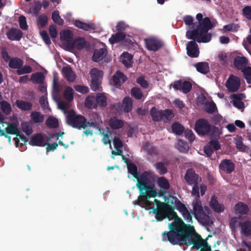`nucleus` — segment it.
Returning <instances> with one entry per match:
<instances>
[{"label": "nucleus", "instance_id": "63", "mask_svg": "<svg viewBox=\"0 0 251 251\" xmlns=\"http://www.w3.org/2000/svg\"><path fill=\"white\" fill-rule=\"evenodd\" d=\"M74 88L77 92L83 94L88 93L89 90L88 87L81 85H76Z\"/></svg>", "mask_w": 251, "mask_h": 251}, {"label": "nucleus", "instance_id": "48", "mask_svg": "<svg viewBox=\"0 0 251 251\" xmlns=\"http://www.w3.org/2000/svg\"><path fill=\"white\" fill-rule=\"evenodd\" d=\"M131 95L136 100H141L143 96V93L140 88L133 87L131 90Z\"/></svg>", "mask_w": 251, "mask_h": 251}, {"label": "nucleus", "instance_id": "56", "mask_svg": "<svg viewBox=\"0 0 251 251\" xmlns=\"http://www.w3.org/2000/svg\"><path fill=\"white\" fill-rule=\"evenodd\" d=\"M178 150L182 152H185L188 151V144L186 142L182 140H179L177 144Z\"/></svg>", "mask_w": 251, "mask_h": 251}, {"label": "nucleus", "instance_id": "7", "mask_svg": "<svg viewBox=\"0 0 251 251\" xmlns=\"http://www.w3.org/2000/svg\"><path fill=\"white\" fill-rule=\"evenodd\" d=\"M195 130L199 135H205L210 131L211 126L206 120L200 119L195 123Z\"/></svg>", "mask_w": 251, "mask_h": 251}, {"label": "nucleus", "instance_id": "24", "mask_svg": "<svg viewBox=\"0 0 251 251\" xmlns=\"http://www.w3.org/2000/svg\"><path fill=\"white\" fill-rule=\"evenodd\" d=\"M234 210L237 214L244 215L248 213L249 208L247 204L242 202H238L234 206Z\"/></svg>", "mask_w": 251, "mask_h": 251}, {"label": "nucleus", "instance_id": "23", "mask_svg": "<svg viewBox=\"0 0 251 251\" xmlns=\"http://www.w3.org/2000/svg\"><path fill=\"white\" fill-rule=\"evenodd\" d=\"M109 126L113 130L122 128L124 126V121L118 119L117 117L111 118L108 122Z\"/></svg>", "mask_w": 251, "mask_h": 251}, {"label": "nucleus", "instance_id": "33", "mask_svg": "<svg viewBox=\"0 0 251 251\" xmlns=\"http://www.w3.org/2000/svg\"><path fill=\"white\" fill-rule=\"evenodd\" d=\"M132 55L127 52H124L121 56L122 63L126 67L129 68L132 63Z\"/></svg>", "mask_w": 251, "mask_h": 251}, {"label": "nucleus", "instance_id": "26", "mask_svg": "<svg viewBox=\"0 0 251 251\" xmlns=\"http://www.w3.org/2000/svg\"><path fill=\"white\" fill-rule=\"evenodd\" d=\"M107 50L105 48L95 50L92 56V60L94 62H98L101 60L106 55Z\"/></svg>", "mask_w": 251, "mask_h": 251}, {"label": "nucleus", "instance_id": "29", "mask_svg": "<svg viewBox=\"0 0 251 251\" xmlns=\"http://www.w3.org/2000/svg\"><path fill=\"white\" fill-rule=\"evenodd\" d=\"M62 73L65 78L69 81L73 82L75 81L76 75L73 71L71 67H64L62 68Z\"/></svg>", "mask_w": 251, "mask_h": 251}, {"label": "nucleus", "instance_id": "27", "mask_svg": "<svg viewBox=\"0 0 251 251\" xmlns=\"http://www.w3.org/2000/svg\"><path fill=\"white\" fill-rule=\"evenodd\" d=\"M60 37L62 40L66 41V43H64L66 46L68 43L72 42V40H73V32L69 29L62 30L60 33Z\"/></svg>", "mask_w": 251, "mask_h": 251}, {"label": "nucleus", "instance_id": "37", "mask_svg": "<svg viewBox=\"0 0 251 251\" xmlns=\"http://www.w3.org/2000/svg\"><path fill=\"white\" fill-rule=\"evenodd\" d=\"M162 120L164 122H167L171 121L175 116L172 110L167 109L162 110Z\"/></svg>", "mask_w": 251, "mask_h": 251}, {"label": "nucleus", "instance_id": "17", "mask_svg": "<svg viewBox=\"0 0 251 251\" xmlns=\"http://www.w3.org/2000/svg\"><path fill=\"white\" fill-rule=\"evenodd\" d=\"M7 38L12 41H19L23 36V32L19 29L12 28L6 33Z\"/></svg>", "mask_w": 251, "mask_h": 251}, {"label": "nucleus", "instance_id": "10", "mask_svg": "<svg viewBox=\"0 0 251 251\" xmlns=\"http://www.w3.org/2000/svg\"><path fill=\"white\" fill-rule=\"evenodd\" d=\"M241 85L240 79L237 76L230 75L226 80V86L229 92H236Z\"/></svg>", "mask_w": 251, "mask_h": 251}, {"label": "nucleus", "instance_id": "28", "mask_svg": "<svg viewBox=\"0 0 251 251\" xmlns=\"http://www.w3.org/2000/svg\"><path fill=\"white\" fill-rule=\"evenodd\" d=\"M24 64V61L18 57L11 58L9 61L8 66L10 68L19 70Z\"/></svg>", "mask_w": 251, "mask_h": 251}, {"label": "nucleus", "instance_id": "59", "mask_svg": "<svg viewBox=\"0 0 251 251\" xmlns=\"http://www.w3.org/2000/svg\"><path fill=\"white\" fill-rule=\"evenodd\" d=\"M208 145L211 147V148L214 150V151H218L221 149V145L217 140H211L209 142Z\"/></svg>", "mask_w": 251, "mask_h": 251}, {"label": "nucleus", "instance_id": "9", "mask_svg": "<svg viewBox=\"0 0 251 251\" xmlns=\"http://www.w3.org/2000/svg\"><path fill=\"white\" fill-rule=\"evenodd\" d=\"M146 48L151 51H156L164 45L163 42L155 38H149L145 39Z\"/></svg>", "mask_w": 251, "mask_h": 251}, {"label": "nucleus", "instance_id": "2", "mask_svg": "<svg viewBox=\"0 0 251 251\" xmlns=\"http://www.w3.org/2000/svg\"><path fill=\"white\" fill-rule=\"evenodd\" d=\"M136 179V186L140 192V195L138 197L136 204L147 209L152 204V201H150V198H154L157 196L156 189L152 182V174L151 171H145Z\"/></svg>", "mask_w": 251, "mask_h": 251}, {"label": "nucleus", "instance_id": "57", "mask_svg": "<svg viewBox=\"0 0 251 251\" xmlns=\"http://www.w3.org/2000/svg\"><path fill=\"white\" fill-rule=\"evenodd\" d=\"M48 17L46 15H41L38 18V25H40L41 27H44L47 25L48 23Z\"/></svg>", "mask_w": 251, "mask_h": 251}, {"label": "nucleus", "instance_id": "43", "mask_svg": "<svg viewBox=\"0 0 251 251\" xmlns=\"http://www.w3.org/2000/svg\"><path fill=\"white\" fill-rule=\"evenodd\" d=\"M172 129L173 132L177 135H181L184 130L183 126L176 122L172 124Z\"/></svg>", "mask_w": 251, "mask_h": 251}, {"label": "nucleus", "instance_id": "18", "mask_svg": "<svg viewBox=\"0 0 251 251\" xmlns=\"http://www.w3.org/2000/svg\"><path fill=\"white\" fill-rule=\"evenodd\" d=\"M168 202L172 204H175L176 209L181 213H182L187 210L185 205L181 203L180 201L175 196H170L168 199Z\"/></svg>", "mask_w": 251, "mask_h": 251}, {"label": "nucleus", "instance_id": "15", "mask_svg": "<svg viewBox=\"0 0 251 251\" xmlns=\"http://www.w3.org/2000/svg\"><path fill=\"white\" fill-rule=\"evenodd\" d=\"M127 79V77L120 71H117L112 78V82L116 87H120Z\"/></svg>", "mask_w": 251, "mask_h": 251}, {"label": "nucleus", "instance_id": "47", "mask_svg": "<svg viewBox=\"0 0 251 251\" xmlns=\"http://www.w3.org/2000/svg\"><path fill=\"white\" fill-rule=\"evenodd\" d=\"M63 95L65 99L70 102L74 99V90L71 87L68 86L64 91Z\"/></svg>", "mask_w": 251, "mask_h": 251}, {"label": "nucleus", "instance_id": "62", "mask_svg": "<svg viewBox=\"0 0 251 251\" xmlns=\"http://www.w3.org/2000/svg\"><path fill=\"white\" fill-rule=\"evenodd\" d=\"M136 82L144 89H146L149 87V83L144 76H141L138 77Z\"/></svg>", "mask_w": 251, "mask_h": 251}, {"label": "nucleus", "instance_id": "20", "mask_svg": "<svg viewBox=\"0 0 251 251\" xmlns=\"http://www.w3.org/2000/svg\"><path fill=\"white\" fill-rule=\"evenodd\" d=\"M241 234L245 237L251 235V221L247 220L240 223Z\"/></svg>", "mask_w": 251, "mask_h": 251}, {"label": "nucleus", "instance_id": "55", "mask_svg": "<svg viewBox=\"0 0 251 251\" xmlns=\"http://www.w3.org/2000/svg\"><path fill=\"white\" fill-rule=\"evenodd\" d=\"M32 72V68L28 65L23 66L19 70H17V74L18 75H22L25 74H29Z\"/></svg>", "mask_w": 251, "mask_h": 251}, {"label": "nucleus", "instance_id": "34", "mask_svg": "<svg viewBox=\"0 0 251 251\" xmlns=\"http://www.w3.org/2000/svg\"><path fill=\"white\" fill-rule=\"evenodd\" d=\"M84 105L86 107L89 109L96 108L98 106L96 97L91 95L87 97L85 100Z\"/></svg>", "mask_w": 251, "mask_h": 251}, {"label": "nucleus", "instance_id": "45", "mask_svg": "<svg viewBox=\"0 0 251 251\" xmlns=\"http://www.w3.org/2000/svg\"><path fill=\"white\" fill-rule=\"evenodd\" d=\"M47 126L50 128H55L58 126V120L54 117H50L46 121Z\"/></svg>", "mask_w": 251, "mask_h": 251}, {"label": "nucleus", "instance_id": "39", "mask_svg": "<svg viewBox=\"0 0 251 251\" xmlns=\"http://www.w3.org/2000/svg\"><path fill=\"white\" fill-rule=\"evenodd\" d=\"M30 117L34 123H42L44 120V115L40 112L33 111L30 114Z\"/></svg>", "mask_w": 251, "mask_h": 251}, {"label": "nucleus", "instance_id": "41", "mask_svg": "<svg viewBox=\"0 0 251 251\" xmlns=\"http://www.w3.org/2000/svg\"><path fill=\"white\" fill-rule=\"evenodd\" d=\"M44 76L41 73H36L31 75L30 80L36 84L43 83Z\"/></svg>", "mask_w": 251, "mask_h": 251}, {"label": "nucleus", "instance_id": "12", "mask_svg": "<svg viewBox=\"0 0 251 251\" xmlns=\"http://www.w3.org/2000/svg\"><path fill=\"white\" fill-rule=\"evenodd\" d=\"M192 40L188 42L187 44V54L190 57L195 58L199 56V49L198 44L196 43L197 41Z\"/></svg>", "mask_w": 251, "mask_h": 251}, {"label": "nucleus", "instance_id": "11", "mask_svg": "<svg viewBox=\"0 0 251 251\" xmlns=\"http://www.w3.org/2000/svg\"><path fill=\"white\" fill-rule=\"evenodd\" d=\"M87 46V42L84 37H78L73 40L72 42H69L66 45V48L68 50H71L75 49L77 50H81Z\"/></svg>", "mask_w": 251, "mask_h": 251}, {"label": "nucleus", "instance_id": "3", "mask_svg": "<svg viewBox=\"0 0 251 251\" xmlns=\"http://www.w3.org/2000/svg\"><path fill=\"white\" fill-rule=\"evenodd\" d=\"M194 233V227L190 225L184 223L168 241L173 245H193L192 249L199 250L203 244H206V241L202 239L201 235Z\"/></svg>", "mask_w": 251, "mask_h": 251}, {"label": "nucleus", "instance_id": "5", "mask_svg": "<svg viewBox=\"0 0 251 251\" xmlns=\"http://www.w3.org/2000/svg\"><path fill=\"white\" fill-rule=\"evenodd\" d=\"M192 204L193 214L195 218L204 224H208L209 221V215L211 214V211L209 207L207 206L203 207L201 201L198 199H195L193 201Z\"/></svg>", "mask_w": 251, "mask_h": 251}, {"label": "nucleus", "instance_id": "13", "mask_svg": "<svg viewBox=\"0 0 251 251\" xmlns=\"http://www.w3.org/2000/svg\"><path fill=\"white\" fill-rule=\"evenodd\" d=\"M219 169L226 174H230L234 171L235 164L230 159H223L219 164Z\"/></svg>", "mask_w": 251, "mask_h": 251}, {"label": "nucleus", "instance_id": "60", "mask_svg": "<svg viewBox=\"0 0 251 251\" xmlns=\"http://www.w3.org/2000/svg\"><path fill=\"white\" fill-rule=\"evenodd\" d=\"M242 14L247 19L251 20V6H246L242 9Z\"/></svg>", "mask_w": 251, "mask_h": 251}, {"label": "nucleus", "instance_id": "50", "mask_svg": "<svg viewBox=\"0 0 251 251\" xmlns=\"http://www.w3.org/2000/svg\"><path fill=\"white\" fill-rule=\"evenodd\" d=\"M244 77L246 79L247 83L251 84V67H247L242 69Z\"/></svg>", "mask_w": 251, "mask_h": 251}, {"label": "nucleus", "instance_id": "46", "mask_svg": "<svg viewBox=\"0 0 251 251\" xmlns=\"http://www.w3.org/2000/svg\"><path fill=\"white\" fill-rule=\"evenodd\" d=\"M127 166L128 173L135 178H137L139 175L136 165L133 163H130L129 164H127Z\"/></svg>", "mask_w": 251, "mask_h": 251}, {"label": "nucleus", "instance_id": "4", "mask_svg": "<svg viewBox=\"0 0 251 251\" xmlns=\"http://www.w3.org/2000/svg\"><path fill=\"white\" fill-rule=\"evenodd\" d=\"M198 25L196 28L187 31L186 37L188 39L196 40L198 43H207L211 39L212 34L208 31L212 29L213 25L209 17L203 18L201 13L196 15Z\"/></svg>", "mask_w": 251, "mask_h": 251}, {"label": "nucleus", "instance_id": "32", "mask_svg": "<svg viewBox=\"0 0 251 251\" xmlns=\"http://www.w3.org/2000/svg\"><path fill=\"white\" fill-rule=\"evenodd\" d=\"M122 106L123 110L126 113H128L131 111L133 107V101L129 97H126L123 100Z\"/></svg>", "mask_w": 251, "mask_h": 251}, {"label": "nucleus", "instance_id": "44", "mask_svg": "<svg viewBox=\"0 0 251 251\" xmlns=\"http://www.w3.org/2000/svg\"><path fill=\"white\" fill-rule=\"evenodd\" d=\"M157 183L160 189L164 190H168L170 186L168 180L164 177H159Z\"/></svg>", "mask_w": 251, "mask_h": 251}, {"label": "nucleus", "instance_id": "25", "mask_svg": "<svg viewBox=\"0 0 251 251\" xmlns=\"http://www.w3.org/2000/svg\"><path fill=\"white\" fill-rule=\"evenodd\" d=\"M248 64V59L245 56H237L234 59V65L238 70L244 69Z\"/></svg>", "mask_w": 251, "mask_h": 251}, {"label": "nucleus", "instance_id": "1", "mask_svg": "<svg viewBox=\"0 0 251 251\" xmlns=\"http://www.w3.org/2000/svg\"><path fill=\"white\" fill-rule=\"evenodd\" d=\"M152 202V204L155 203L156 205V207L152 208V212L155 214L157 221H162L165 219L174 220L173 222L169 224L170 230L162 233V240L163 242H167L184 223L174 211L175 207L169 204L168 202H162L157 199H154Z\"/></svg>", "mask_w": 251, "mask_h": 251}, {"label": "nucleus", "instance_id": "38", "mask_svg": "<svg viewBox=\"0 0 251 251\" xmlns=\"http://www.w3.org/2000/svg\"><path fill=\"white\" fill-rule=\"evenodd\" d=\"M97 106L105 107L107 106V98L103 93H98L96 97Z\"/></svg>", "mask_w": 251, "mask_h": 251}, {"label": "nucleus", "instance_id": "16", "mask_svg": "<svg viewBox=\"0 0 251 251\" xmlns=\"http://www.w3.org/2000/svg\"><path fill=\"white\" fill-rule=\"evenodd\" d=\"M233 105L239 109L244 108V103L242 101L245 98V96L243 93L234 94L231 95Z\"/></svg>", "mask_w": 251, "mask_h": 251}, {"label": "nucleus", "instance_id": "58", "mask_svg": "<svg viewBox=\"0 0 251 251\" xmlns=\"http://www.w3.org/2000/svg\"><path fill=\"white\" fill-rule=\"evenodd\" d=\"M101 72L98 71L96 68H93L91 70L90 75L93 80H99Z\"/></svg>", "mask_w": 251, "mask_h": 251}, {"label": "nucleus", "instance_id": "31", "mask_svg": "<svg viewBox=\"0 0 251 251\" xmlns=\"http://www.w3.org/2000/svg\"><path fill=\"white\" fill-rule=\"evenodd\" d=\"M150 115L154 122H158L162 120V110H158L155 107L151 108Z\"/></svg>", "mask_w": 251, "mask_h": 251}, {"label": "nucleus", "instance_id": "30", "mask_svg": "<svg viewBox=\"0 0 251 251\" xmlns=\"http://www.w3.org/2000/svg\"><path fill=\"white\" fill-rule=\"evenodd\" d=\"M17 107L22 111H29L32 108V104L29 101L17 100L15 102Z\"/></svg>", "mask_w": 251, "mask_h": 251}, {"label": "nucleus", "instance_id": "8", "mask_svg": "<svg viewBox=\"0 0 251 251\" xmlns=\"http://www.w3.org/2000/svg\"><path fill=\"white\" fill-rule=\"evenodd\" d=\"M172 85L175 90L182 91L184 94H187L192 88V83L190 81L185 80L175 81Z\"/></svg>", "mask_w": 251, "mask_h": 251}, {"label": "nucleus", "instance_id": "14", "mask_svg": "<svg viewBox=\"0 0 251 251\" xmlns=\"http://www.w3.org/2000/svg\"><path fill=\"white\" fill-rule=\"evenodd\" d=\"M184 178L190 185H197L201 180L199 175L196 174L193 169H189L187 171Z\"/></svg>", "mask_w": 251, "mask_h": 251}, {"label": "nucleus", "instance_id": "42", "mask_svg": "<svg viewBox=\"0 0 251 251\" xmlns=\"http://www.w3.org/2000/svg\"><path fill=\"white\" fill-rule=\"evenodd\" d=\"M92 116L94 117V121H87V119H86L85 125L86 126V127L87 126H92L96 128H98L99 124L96 121H99V120L100 119V116L97 113L93 114Z\"/></svg>", "mask_w": 251, "mask_h": 251}, {"label": "nucleus", "instance_id": "51", "mask_svg": "<svg viewBox=\"0 0 251 251\" xmlns=\"http://www.w3.org/2000/svg\"><path fill=\"white\" fill-rule=\"evenodd\" d=\"M157 171L160 175H163L167 173V169L162 162H157L154 165Z\"/></svg>", "mask_w": 251, "mask_h": 251}, {"label": "nucleus", "instance_id": "49", "mask_svg": "<svg viewBox=\"0 0 251 251\" xmlns=\"http://www.w3.org/2000/svg\"><path fill=\"white\" fill-rule=\"evenodd\" d=\"M5 130L7 134L15 135L19 131L17 126L15 123H9Z\"/></svg>", "mask_w": 251, "mask_h": 251}, {"label": "nucleus", "instance_id": "54", "mask_svg": "<svg viewBox=\"0 0 251 251\" xmlns=\"http://www.w3.org/2000/svg\"><path fill=\"white\" fill-rule=\"evenodd\" d=\"M52 98L57 102L58 108L66 111L68 108V104L64 101L59 100L58 97H55V94L52 95Z\"/></svg>", "mask_w": 251, "mask_h": 251}, {"label": "nucleus", "instance_id": "53", "mask_svg": "<svg viewBox=\"0 0 251 251\" xmlns=\"http://www.w3.org/2000/svg\"><path fill=\"white\" fill-rule=\"evenodd\" d=\"M51 18L53 21L59 25H62L63 24V20L61 19L58 11H54L51 15Z\"/></svg>", "mask_w": 251, "mask_h": 251}, {"label": "nucleus", "instance_id": "35", "mask_svg": "<svg viewBox=\"0 0 251 251\" xmlns=\"http://www.w3.org/2000/svg\"><path fill=\"white\" fill-rule=\"evenodd\" d=\"M126 37V34L121 32H118L111 35L109 39V42L111 45L120 42L124 40Z\"/></svg>", "mask_w": 251, "mask_h": 251}, {"label": "nucleus", "instance_id": "22", "mask_svg": "<svg viewBox=\"0 0 251 251\" xmlns=\"http://www.w3.org/2000/svg\"><path fill=\"white\" fill-rule=\"evenodd\" d=\"M209 205L215 212L220 213L224 210V205L218 202L215 196H212Z\"/></svg>", "mask_w": 251, "mask_h": 251}, {"label": "nucleus", "instance_id": "52", "mask_svg": "<svg viewBox=\"0 0 251 251\" xmlns=\"http://www.w3.org/2000/svg\"><path fill=\"white\" fill-rule=\"evenodd\" d=\"M239 219L240 217H234L230 219L229 225L232 231H235L238 225L240 226V223L241 222L239 221Z\"/></svg>", "mask_w": 251, "mask_h": 251}, {"label": "nucleus", "instance_id": "36", "mask_svg": "<svg viewBox=\"0 0 251 251\" xmlns=\"http://www.w3.org/2000/svg\"><path fill=\"white\" fill-rule=\"evenodd\" d=\"M197 71L201 74H206L209 71L208 63L207 62H199L195 64Z\"/></svg>", "mask_w": 251, "mask_h": 251}, {"label": "nucleus", "instance_id": "19", "mask_svg": "<svg viewBox=\"0 0 251 251\" xmlns=\"http://www.w3.org/2000/svg\"><path fill=\"white\" fill-rule=\"evenodd\" d=\"M74 25L77 28L86 31L95 30L96 29V25L95 24H87L82 22L78 20L75 21Z\"/></svg>", "mask_w": 251, "mask_h": 251}, {"label": "nucleus", "instance_id": "64", "mask_svg": "<svg viewBox=\"0 0 251 251\" xmlns=\"http://www.w3.org/2000/svg\"><path fill=\"white\" fill-rule=\"evenodd\" d=\"M217 110V107L215 103L214 102H209L206 105L205 110L209 114L214 113Z\"/></svg>", "mask_w": 251, "mask_h": 251}, {"label": "nucleus", "instance_id": "40", "mask_svg": "<svg viewBox=\"0 0 251 251\" xmlns=\"http://www.w3.org/2000/svg\"><path fill=\"white\" fill-rule=\"evenodd\" d=\"M0 107L6 115H9L12 111L10 104L4 100L0 101Z\"/></svg>", "mask_w": 251, "mask_h": 251}, {"label": "nucleus", "instance_id": "21", "mask_svg": "<svg viewBox=\"0 0 251 251\" xmlns=\"http://www.w3.org/2000/svg\"><path fill=\"white\" fill-rule=\"evenodd\" d=\"M29 143L30 145L33 146L41 147L45 145L44 138L41 133H38L32 136Z\"/></svg>", "mask_w": 251, "mask_h": 251}, {"label": "nucleus", "instance_id": "6", "mask_svg": "<svg viewBox=\"0 0 251 251\" xmlns=\"http://www.w3.org/2000/svg\"><path fill=\"white\" fill-rule=\"evenodd\" d=\"M66 121L67 125L73 128L79 130L86 128L85 117L81 115H77L74 110H70L67 112Z\"/></svg>", "mask_w": 251, "mask_h": 251}, {"label": "nucleus", "instance_id": "61", "mask_svg": "<svg viewBox=\"0 0 251 251\" xmlns=\"http://www.w3.org/2000/svg\"><path fill=\"white\" fill-rule=\"evenodd\" d=\"M22 127L23 131L28 136L31 134L33 132L31 127L27 123L22 124Z\"/></svg>", "mask_w": 251, "mask_h": 251}]
</instances>
